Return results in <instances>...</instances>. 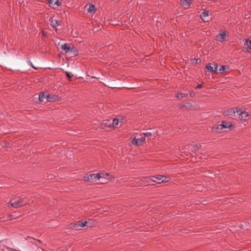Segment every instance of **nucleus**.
<instances>
[{"label": "nucleus", "instance_id": "1", "mask_svg": "<svg viewBox=\"0 0 251 251\" xmlns=\"http://www.w3.org/2000/svg\"><path fill=\"white\" fill-rule=\"evenodd\" d=\"M146 179V181L148 182H153L158 183H160L163 182H168L170 179L169 177L161 175L153 176L152 177H147Z\"/></svg>", "mask_w": 251, "mask_h": 251}, {"label": "nucleus", "instance_id": "2", "mask_svg": "<svg viewBox=\"0 0 251 251\" xmlns=\"http://www.w3.org/2000/svg\"><path fill=\"white\" fill-rule=\"evenodd\" d=\"M104 178V176L100 174H91L85 175L83 176V180L86 182H94L96 180H100V179Z\"/></svg>", "mask_w": 251, "mask_h": 251}, {"label": "nucleus", "instance_id": "3", "mask_svg": "<svg viewBox=\"0 0 251 251\" xmlns=\"http://www.w3.org/2000/svg\"><path fill=\"white\" fill-rule=\"evenodd\" d=\"M88 226V222L86 221H79L70 224V227L75 230H81L82 228Z\"/></svg>", "mask_w": 251, "mask_h": 251}, {"label": "nucleus", "instance_id": "4", "mask_svg": "<svg viewBox=\"0 0 251 251\" xmlns=\"http://www.w3.org/2000/svg\"><path fill=\"white\" fill-rule=\"evenodd\" d=\"M26 204H27V201L25 198L19 199L14 201L12 200L10 202V205L15 208L24 206Z\"/></svg>", "mask_w": 251, "mask_h": 251}, {"label": "nucleus", "instance_id": "5", "mask_svg": "<svg viewBox=\"0 0 251 251\" xmlns=\"http://www.w3.org/2000/svg\"><path fill=\"white\" fill-rule=\"evenodd\" d=\"M218 65L216 63H208L206 66L205 69L210 73L216 72L218 71Z\"/></svg>", "mask_w": 251, "mask_h": 251}, {"label": "nucleus", "instance_id": "6", "mask_svg": "<svg viewBox=\"0 0 251 251\" xmlns=\"http://www.w3.org/2000/svg\"><path fill=\"white\" fill-rule=\"evenodd\" d=\"M118 124H119V120H118V119H114L113 120L112 126L113 127H115L116 126H117L118 125ZM106 126H108V127H109L111 126V121H108L107 122H106L105 123H103L102 124V127L103 128H104V127H105Z\"/></svg>", "mask_w": 251, "mask_h": 251}, {"label": "nucleus", "instance_id": "7", "mask_svg": "<svg viewBox=\"0 0 251 251\" xmlns=\"http://www.w3.org/2000/svg\"><path fill=\"white\" fill-rule=\"evenodd\" d=\"M241 111V109L237 107L236 110L234 108H231L227 111H225V113H226L228 116H235L236 113H239Z\"/></svg>", "mask_w": 251, "mask_h": 251}, {"label": "nucleus", "instance_id": "8", "mask_svg": "<svg viewBox=\"0 0 251 251\" xmlns=\"http://www.w3.org/2000/svg\"><path fill=\"white\" fill-rule=\"evenodd\" d=\"M217 40L219 42H223L226 40V31H220L219 35L217 36Z\"/></svg>", "mask_w": 251, "mask_h": 251}, {"label": "nucleus", "instance_id": "9", "mask_svg": "<svg viewBox=\"0 0 251 251\" xmlns=\"http://www.w3.org/2000/svg\"><path fill=\"white\" fill-rule=\"evenodd\" d=\"M100 175H101V176H104V178L100 179V180H99L100 181V183H101L102 184L106 183L108 182V180H111L112 177L111 176H110L107 173L105 174H100Z\"/></svg>", "mask_w": 251, "mask_h": 251}, {"label": "nucleus", "instance_id": "10", "mask_svg": "<svg viewBox=\"0 0 251 251\" xmlns=\"http://www.w3.org/2000/svg\"><path fill=\"white\" fill-rule=\"evenodd\" d=\"M219 126H222L223 128L231 129L233 125L231 122L224 121L222 122L220 125H219Z\"/></svg>", "mask_w": 251, "mask_h": 251}, {"label": "nucleus", "instance_id": "11", "mask_svg": "<svg viewBox=\"0 0 251 251\" xmlns=\"http://www.w3.org/2000/svg\"><path fill=\"white\" fill-rule=\"evenodd\" d=\"M145 137H141L138 138H134L133 139L132 144L137 146L140 145L142 143L145 141Z\"/></svg>", "mask_w": 251, "mask_h": 251}, {"label": "nucleus", "instance_id": "12", "mask_svg": "<svg viewBox=\"0 0 251 251\" xmlns=\"http://www.w3.org/2000/svg\"><path fill=\"white\" fill-rule=\"evenodd\" d=\"M240 112H241V113H240L239 116V118L240 120H246L249 119V115L248 114V112L245 111H241Z\"/></svg>", "mask_w": 251, "mask_h": 251}, {"label": "nucleus", "instance_id": "13", "mask_svg": "<svg viewBox=\"0 0 251 251\" xmlns=\"http://www.w3.org/2000/svg\"><path fill=\"white\" fill-rule=\"evenodd\" d=\"M71 46L70 44L67 43H65L61 46V49L64 51L65 53H67L70 51Z\"/></svg>", "mask_w": 251, "mask_h": 251}, {"label": "nucleus", "instance_id": "14", "mask_svg": "<svg viewBox=\"0 0 251 251\" xmlns=\"http://www.w3.org/2000/svg\"><path fill=\"white\" fill-rule=\"evenodd\" d=\"M209 15L208 11H202L201 14V19L204 22H208V16Z\"/></svg>", "mask_w": 251, "mask_h": 251}, {"label": "nucleus", "instance_id": "15", "mask_svg": "<svg viewBox=\"0 0 251 251\" xmlns=\"http://www.w3.org/2000/svg\"><path fill=\"white\" fill-rule=\"evenodd\" d=\"M50 25L54 27H56L60 25V21L53 19V18H50Z\"/></svg>", "mask_w": 251, "mask_h": 251}, {"label": "nucleus", "instance_id": "16", "mask_svg": "<svg viewBox=\"0 0 251 251\" xmlns=\"http://www.w3.org/2000/svg\"><path fill=\"white\" fill-rule=\"evenodd\" d=\"M228 69V67L226 66L223 65L219 69V72L217 73L221 74L223 72H226Z\"/></svg>", "mask_w": 251, "mask_h": 251}, {"label": "nucleus", "instance_id": "17", "mask_svg": "<svg viewBox=\"0 0 251 251\" xmlns=\"http://www.w3.org/2000/svg\"><path fill=\"white\" fill-rule=\"evenodd\" d=\"M88 12L91 14H95L96 12V9L95 6L93 4H90Z\"/></svg>", "mask_w": 251, "mask_h": 251}, {"label": "nucleus", "instance_id": "18", "mask_svg": "<svg viewBox=\"0 0 251 251\" xmlns=\"http://www.w3.org/2000/svg\"><path fill=\"white\" fill-rule=\"evenodd\" d=\"M70 52H71L75 56H76L78 54V51L77 48L74 46L71 47Z\"/></svg>", "mask_w": 251, "mask_h": 251}, {"label": "nucleus", "instance_id": "19", "mask_svg": "<svg viewBox=\"0 0 251 251\" xmlns=\"http://www.w3.org/2000/svg\"><path fill=\"white\" fill-rule=\"evenodd\" d=\"M188 96L187 94H184V93H177L176 94V97L180 100L183 98L186 97Z\"/></svg>", "mask_w": 251, "mask_h": 251}, {"label": "nucleus", "instance_id": "20", "mask_svg": "<svg viewBox=\"0 0 251 251\" xmlns=\"http://www.w3.org/2000/svg\"><path fill=\"white\" fill-rule=\"evenodd\" d=\"M156 133V132H154V131L152 132L149 131V132L144 133V135L145 137H149V136H152L153 135H154Z\"/></svg>", "mask_w": 251, "mask_h": 251}, {"label": "nucleus", "instance_id": "21", "mask_svg": "<svg viewBox=\"0 0 251 251\" xmlns=\"http://www.w3.org/2000/svg\"><path fill=\"white\" fill-rule=\"evenodd\" d=\"M246 45L248 46V50H251V40L249 39L246 40Z\"/></svg>", "mask_w": 251, "mask_h": 251}, {"label": "nucleus", "instance_id": "22", "mask_svg": "<svg viewBox=\"0 0 251 251\" xmlns=\"http://www.w3.org/2000/svg\"><path fill=\"white\" fill-rule=\"evenodd\" d=\"M45 98V97L44 94L42 92L40 93L39 95V100L41 102H43Z\"/></svg>", "mask_w": 251, "mask_h": 251}, {"label": "nucleus", "instance_id": "23", "mask_svg": "<svg viewBox=\"0 0 251 251\" xmlns=\"http://www.w3.org/2000/svg\"><path fill=\"white\" fill-rule=\"evenodd\" d=\"M190 0H183V1L182 2V5H187L190 3Z\"/></svg>", "mask_w": 251, "mask_h": 251}, {"label": "nucleus", "instance_id": "24", "mask_svg": "<svg viewBox=\"0 0 251 251\" xmlns=\"http://www.w3.org/2000/svg\"><path fill=\"white\" fill-rule=\"evenodd\" d=\"M61 3L58 0H56V1L54 2L53 5H56L57 6H59L61 5Z\"/></svg>", "mask_w": 251, "mask_h": 251}, {"label": "nucleus", "instance_id": "25", "mask_svg": "<svg viewBox=\"0 0 251 251\" xmlns=\"http://www.w3.org/2000/svg\"><path fill=\"white\" fill-rule=\"evenodd\" d=\"M46 99L47 101H51L52 100V98H51L50 95H47L46 96Z\"/></svg>", "mask_w": 251, "mask_h": 251}, {"label": "nucleus", "instance_id": "26", "mask_svg": "<svg viewBox=\"0 0 251 251\" xmlns=\"http://www.w3.org/2000/svg\"><path fill=\"white\" fill-rule=\"evenodd\" d=\"M189 93H190V96L191 97H193L195 94V92H194L192 90H191V91L190 90Z\"/></svg>", "mask_w": 251, "mask_h": 251}, {"label": "nucleus", "instance_id": "27", "mask_svg": "<svg viewBox=\"0 0 251 251\" xmlns=\"http://www.w3.org/2000/svg\"><path fill=\"white\" fill-rule=\"evenodd\" d=\"M47 0L50 5H53V0Z\"/></svg>", "mask_w": 251, "mask_h": 251}, {"label": "nucleus", "instance_id": "28", "mask_svg": "<svg viewBox=\"0 0 251 251\" xmlns=\"http://www.w3.org/2000/svg\"><path fill=\"white\" fill-rule=\"evenodd\" d=\"M66 75L69 78V79H71L72 76L71 75H70V74L68 72H66Z\"/></svg>", "mask_w": 251, "mask_h": 251}, {"label": "nucleus", "instance_id": "29", "mask_svg": "<svg viewBox=\"0 0 251 251\" xmlns=\"http://www.w3.org/2000/svg\"><path fill=\"white\" fill-rule=\"evenodd\" d=\"M202 87V85L201 84H199L197 86V88L198 89H200Z\"/></svg>", "mask_w": 251, "mask_h": 251}, {"label": "nucleus", "instance_id": "30", "mask_svg": "<svg viewBox=\"0 0 251 251\" xmlns=\"http://www.w3.org/2000/svg\"><path fill=\"white\" fill-rule=\"evenodd\" d=\"M194 60H196V63H198V62H200V59H196V58H195Z\"/></svg>", "mask_w": 251, "mask_h": 251}, {"label": "nucleus", "instance_id": "31", "mask_svg": "<svg viewBox=\"0 0 251 251\" xmlns=\"http://www.w3.org/2000/svg\"><path fill=\"white\" fill-rule=\"evenodd\" d=\"M29 64H31V65L33 67H33V66L32 65V63H31V62L30 61H29Z\"/></svg>", "mask_w": 251, "mask_h": 251}, {"label": "nucleus", "instance_id": "32", "mask_svg": "<svg viewBox=\"0 0 251 251\" xmlns=\"http://www.w3.org/2000/svg\"><path fill=\"white\" fill-rule=\"evenodd\" d=\"M198 148H199V146H197V149H198Z\"/></svg>", "mask_w": 251, "mask_h": 251}]
</instances>
